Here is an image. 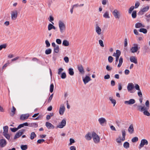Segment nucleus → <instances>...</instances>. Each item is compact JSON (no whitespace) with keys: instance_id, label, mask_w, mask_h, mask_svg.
<instances>
[{"instance_id":"f257e3e1","label":"nucleus","mask_w":150,"mask_h":150,"mask_svg":"<svg viewBox=\"0 0 150 150\" xmlns=\"http://www.w3.org/2000/svg\"><path fill=\"white\" fill-rule=\"evenodd\" d=\"M58 25L60 33H63L66 29L65 24L62 21L60 20L58 22Z\"/></svg>"},{"instance_id":"f03ea898","label":"nucleus","mask_w":150,"mask_h":150,"mask_svg":"<svg viewBox=\"0 0 150 150\" xmlns=\"http://www.w3.org/2000/svg\"><path fill=\"white\" fill-rule=\"evenodd\" d=\"M11 18L13 20H16L18 17V11L17 10H14L11 12Z\"/></svg>"},{"instance_id":"7ed1b4c3","label":"nucleus","mask_w":150,"mask_h":150,"mask_svg":"<svg viewBox=\"0 0 150 150\" xmlns=\"http://www.w3.org/2000/svg\"><path fill=\"white\" fill-rule=\"evenodd\" d=\"M116 52V53L114 52L112 55L113 56L116 57L115 64L117 63V62L119 60V57L121 54V52L119 50H117Z\"/></svg>"},{"instance_id":"20e7f679","label":"nucleus","mask_w":150,"mask_h":150,"mask_svg":"<svg viewBox=\"0 0 150 150\" xmlns=\"http://www.w3.org/2000/svg\"><path fill=\"white\" fill-rule=\"evenodd\" d=\"M138 45L137 44H134L133 47H131L130 49L131 52L132 53H134L137 52L138 50L140 48L139 47H138Z\"/></svg>"},{"instance_id":"39448f33","label":"nucleus","mask_w":150,"mask_h":150,"mask_svg":"<svg viewBox=\"0 0 150 150\" xmlns=\"http://www.w3.org/2000/svg\"><path fill=\"white\" fill-rule=\"evenodd\" d=\"M112 13L115 18L116 19H119L120 17V12L117 9H115L112 12Z\"/></svg>"},{"instance_id":"423d86ee","label":"nucleus","mask_w":150,"mask_h":150,"mask_svg":"<svg viewBox=\"0 0 150 150\" xmlns=\"http://www.w3.org/2000/svg\"><path fill=\"white\" fill-rule=\"evenodd\" d=\"M134 85L132 83H129L127 86V89L128 91L130 93H132L133 92L132 91V90L134 89Z\"/></svg>"},{"instance_id":"0eeeda50","label":"nucleus","mask_w":150,"mask_h":150,"mask_svg":"<svg viewBox=\"0 0 150 150\" xmlns=\"http://www.w3.org/2000/svg\"><path fill=\"white\" fill-rule=\"evenodd\" d=\"M66 120L65 119H63L62 121L59 123V124L57 126V127L59 128H62L64 127L66 125Z\"/></svg>"},{"instance_id":"6e6552de","label":"nucleus","mask_w":150,"mask_h":150,"mask_svg":"<svg viewBox=\"0 0 150 150\" xmlns=\"http://www.w3.org/2000/svg\"><path fill=\"white\" fill-rule=\"evenodd\" d=\"M94 135V132H88L85 136V139L87 140H90L91 139Z\"/></svg>"},{"instance_id":"1a4fd4ad","label":"nucleus","mask_w":150,"mask_h":150,"mask_svg":"<svg viewBox=\"0 0 150 150\" xmlns=\"http://www.w3.org/2000/svg\"><path fill=\"white\" fill-rule=\"evenodd\" d=\"M148 144V141L145 139H142L141 141L139 148L140 149L143 147L144 145H147Z\"/></svg>"},{"instance_id":"9d476101","label":"nucleus","mask_w":150,"mask_h":150,"mask_svg":"<svg viewBox=\"0 0 150 150\" xmlns=\"http://www.w3.org/2000/svg\"><path fill=\"white\" fill-rule=\"evenodd\" d=\"M65 110V108L64 104H61L60 106L59 113L60 115H62Z\"/></svg>"},{"instance_id":"9b49d317","label":"nucleus","mask_w":150,"mask_h":150,"mask_svg":"<svg viewBox=\"0 0 150 150\" xmlns=\"http://www.w3.org/2000/svg\"><path fill=\"white\" fill-rule=\"evenodd\" d=\"M149 9V6H147L142 8L139 13L141 15L143 14L144 13L147 11Z\"/></svg>"},{"instance_id":"f8f14e48","label":"nucleus","mask_w":150,"mask_h":150,"mask_svg":"<svg viewBox=\"0 0 150 150\" xmlns=\"http://www.w3.org/2000/svg\"><path fill=\"white\" fill-rule=\"evenodd\" d=\"M24 131V130L22 129L19 130L18 132L16 133V135L14 137V139H16L20 137L23 134Z\"/></svg>"},{"instance_id":"ddd939ff","label":"nucleus","mask_w":150,"mask_h":150,"mask_svg":"<svg viewBox=\"0 0 150 150\" xmlns=\"http://www.w3.org/2000/svg\"><path fill=\"white\" fill-rule=\"evenodd\" d=\"M135 102V101L134 99H131L129 100L125 101L124 102V103L125 104L131 105L134 104Z\"/></svg>"},{"instance_id":"4468645a","label":"nucleus","mask_w":150,"mask_h":150,"mask_svg":"<svg viewBox=\"0 0 150 150\" xmlns=\"http://www.w3.org/2000/svg\"><path fill=\"white\" fill-rule=\"evenodd\" d=\"M7 144L6 142L5 139H1L0 140V146L3 147Z\"/></svg>"},{"instance_id":"2eb2a0df","label":"nucleus","mask_w":150,"mask_h":150,"mask_svg":"<svg viewBox=\"0 0 150 150\" xmlns=\"http://www.w3.org/2000/svg\"><path fill=\"white\" fill-rule=\"evenodd\" d=\"M96 31L98 35H100L101 33V29L96 24Z\"/></svg>"},{"instance_id":"dca6fc26","label":"nucleus","mask_w":150,"mask_h":150,"mask_svg":"<svg viewBox=\"0 0 150 150\" xmlns=\"http://www.w3.org/2000/svg\"><path fill=\"white\" fill-rule=\"evenodd\" d=\"M100 139L99 136L94 133V143L97 144L99 142Z\"/></svg>"},{"instance_id":"f3484780","label":"nucleus","mask_w":150,"mask_h":150,"mask_svg":"<svg viewBox=\"0 0 150 150\" xmlns=\"http://www.w3.org/2000/svg\"><path fill=\"white\" fill-rule=\"evenodd\" d=\"M29 116V114H23L21 115L20 117V119L21 120H24L28 119Z\"/></svg>"},{"instance_id":"a211bd4d","label":"nucleus","mask_w":150,"mask_h":150,"mask_svg":"<svg viewBox=\"0 0 150 150\" xmlns=\"http://www.w3.org/2000/svg\"><path fill=\"white\" fill-rule=\"evenodd\" d=\"M78 70L80 74H84L85 71L83 66L82 65H80L78 66Z\"/></svg>"},{"instance_id":"6ab92c4d","label":"nucleus","mask_w":150,"mask_h":150,"mask_svg":"<svg viewBox=\"0 0 150 150\" xmlns=\"http://www.w3.org/2000/svg\"><path fill=\"white\" fill-rule=\"evenodd\" d=\"M45 125L47 128L49 129H53L54 128V125L48 122H47L46 123Z\"/></svg>"},{"instance_id":"aec40b11","label":"nucleus","mask_w":150,"mask_h":150,"mask_svg":"<svg viewBox=\"0 0 150 150\" xmlns=\"http://www.w3.org/2000/svg\"><path fill=\"white\" fill-rule=\"evenodd\" d=\"M98 121L100 124L102 125H103V124L105 123H106L107 122L106 119L103 117H101L99 118Z\"/></svg>"},{"instance_id":"412c9836","label":"nucleus","mask_w":150,"mask_h":150,"mask_svg":"<svg viewBox=\"0 0 150 150\" xmlns=\"http://www.w3.org/2000/svg\"><path fill=\"white\" fill-rule=\"evenodd\" d=\"M130 60L131 62H133L135 64L137 63V58L135 57L132 56L130 57Z\"/></svg>"},{"instance_id":"4be33fe9","label":"nucleus","mask_w":150,"mask_h":150,"mask_svg":"<svg viewBox=\"0 0 150 150\" xmlns=\"http://www.w3.org/2000/svg\"><path fill=\"white\" fill-rule=\"evenodd\" d=\"M83 81L85 84L88 83L91 80L90 78L88 76H86L85 78H83Z\"/></svg>"},{"instance_id":"5701e85b","label":"nucleus","mask_w":150,"mask_h":150,"mask_svg":"<svg viewBox=\"0 0 150 150\" xmlns=\"http://www.w3.org/2000/svg\"><path fill=\"white\" fill-rule=\"evenodd\" d=\"M128 131L129 132L130 134H132L133 133L134 129L132 124L130 125L128 129Z\"/></svg>"},{"instance_id":"b1692460","label":"nucleus","mask_w":150,"mask_h":150,"mask_svg":"<svg viewBox=\"0 0 150 150\" xmlns=\"http://www.w3.org/2000/svg\"><path fill=\"white\" fill-rule=\"evenodd\" d=\"M135 27L136 28H139L141 27H144L145 26L140 23H137L135 24Z\"/></svg>"},{"instance_id":"393cba45","label":"nucleus","mask_w":150,"mask_h":150,"mask_svg":"<svg viewBox=\"0 0 150 150\" xmlns=\"http://www.w3.org/2000/svg\"><path fill=\"white\" fill-rule=\"evenodd\" d=\"M123 62V59L122 57H120L119 59V63L117 65V67H120L122 65Z\"/></svg>"},{"instance_id":"a878e982","label":"nucleus","mask_w":150,"mask_h":150,"mask_svg":"<svg viewBox=\"0 0 150 150\" xmlns=\"http://www.w3.org/2000/svg\"><path fill=\"white\" fill-rule=\"evenodd\" d=\"M122 140L123 141L125 140V137L126 135V131L124 129H123L122 130Z\"/></svg>"},{"instance_id":"bb28decb","label":"nucleus","mask_w":150,"mask_h":150,"mask_svg":"<svg viewBox=\"0 0 150 150\" xmlns=\"http://www.w3.org/2000/svg\"><path fill=\"white\" fill-rule=\"evenodd\" d=\"M69 42L67 40H64L62 42V45L65 46L67 47L69 45Z\"/></svg>"},{"instance_id":"cd10ccee","label":"nucleus","mask_w":150,"mask_h":150,"mask_svg":"<svg viewBox=\"0 0 150 150\" xmlns=\"http://www.w3.org/2000/svg\"><path fill=\"white\" fill-rule=\"evenodd\" d=\"M103 17L105 18H109L110 16L109 12L108 11H106L103 14Z\"/></svg>"},{"instance_id":"c85d7f7f","label":"nucleus","mask_w":150,"mask_h":150,"mask_svg":"<svg viewBox=\"0 0 150 150\" xmlns=\"http://www.w3.org/2000/svg\"><path fill=\"white\" fill-rule=\"evenodd\" d=\"M137 107L138 108V110L141 112L143 111L144 110H146V109H145V106H144L138 105Z\"/></svg>"},{"instance_id":"c756f323","label":"nucleus","mask_w":150,"mask_h":150,"mask_svg":"<svg viewBox=\"0 0 150 150\" xmlns=\"http://www.w3.org/2000/svg\"><path fill=\"white\" fill-rule=\"evenodd\" d=\"M59 47L58 45H57L56 47H54V52L56 53H58L59 51Z\"/></svg>"},{"instance_id":"7c9ffc66","label":"nucleus","mask_w":150,"mask_h":150,"mask_svg":"<svg viewBox=\"0 0 150 150\" xmlns=\"http://www.w3.org/2000/svg\"><path fill=\"white\" fill-rule=\"evenodd\" d=\"M109 99L111 101L112 103L113 104V106H114L116 103V100L115 99H113L112 97H111L109 98Z\"/></svg>"},{"instance_id":"2f4dec72","label":"nucleus","mask_w":150,"mask_h":150,"mask_svg":"<svg viewBox=\"0 0 150 150\" xmlns=\"http://www.w3.org/2000/svg\"><path fill=\"white\" fill-rule=\"evenodd\" d=\"M4 132L3 134L8 133V127L6 126L3 127Z\"/></svg>"},{"instance_id":"473e14b6","label":"nucleus","mask_w":150,"mask_h":150,"mask_svg":"<svg viewBox=\"0 0 150 150\" xmlns=\"http://www.w3.org/2000/svg\"><path fill=\"white\" fill-rule=\"evenodd\" d=\"M69 73L71 76L74 75V73L73 69L72 68H70L69 69Z\"/></svg>"},{"instance_id":"72a5a7b5","label":"nucleus","mask_w":150,"mask_h":150,"mask_svg":"<svg viewBox=\"0 0 150 150\" xmlns=\"http://www.w3.org/2000/svg\"><path fill=\"white\" fill-rule=\"evenodd\" d=\"M145 105L146 107H145V109L149 110V101L148 100H147L145 102Z\"/></svg>"},{"instance_id":"f704fd0d","label":"nucleus","mask_w":150,"mask_h":150,"mask_svg":"<svg viewBox=\"0 0 150 150\" xmlns=\"http://www.w3.org/2000/svg\"><path fill=\"white\" fill-rule=\"evenodd\" d=\"M123 146L125 148L128 149L129 146V143L127 142H125L123 144Z\"/></svg>"},{"instance_id":"c9c22d12","label":"nucleus","mask_w":150,"mask_h":150,"mask_svg":"<svg viewBox=\"0 0 150 150\" xmlns=\"http://www.w3.org/2000/svg\"><path fill=\"white\" fill-rule=\"evenodd\" d=\"M36 137V135L34 132H32L31 134L30 139L31 140L33 139Z\"/></svg>"},{"instance_id":"e433bc0d","label":"nucleus","mask_w":150,"mask_h":150,"mask_svg":"<svg viewBox=\"0 0 150 150\" xmlns=\"http://www.w3.org/2000/svg\"><path fill=\"white\" fill-rule=\"evenodd\" d=\"M139 31L140 32L143 33L144 34H146L147 33V30L146 29L142 28L139 29Z\"/></svg>"},{"instance_id":"4c0bfd02","label":"nucleus","mask_w":150,"mask_h":150,"mask_svg":"<svg viewBox=\"0 0 150 150\" xmlns=\"http://www.w3.org/2000/svg\"><path fill=\"white\" fill-rule=\"evenodd\" d=\"M16 109L14 106H13L12 109L11 110V115L12 116H13L15 114V112Z\"/></svg>"},{"instance_id":"58836bf2","label":"nucleus","mask_w":150,"mask_h":150,"mask_svg":"<svg viewBox=\"0 0 150 150\" xmlns=\"http://www.w3.org/2000/svg\"><path fill=\"white\" fill-rule=\"evenodd\" d=\"M21 148L22 150H26L28 148V146L26 145H21Z\"/></svg>"},{"instance_id":"ea45409f","label":"nucleus","mask_w":150,"mask_h":150,"mask_svg":"<svg viewBox=\"0 0 150 150\" xmlns=\"http://www.w3.org/2000/svg\"><path fill=\"white\" fill-rule=\"evenodd\" d=\"M148 110H144L143 111V113L145 115H146L147 116H149L150 115V113L148 111Z\"/></svg>"},{"instance_id":"a19ab883","label":"nucleus","mask_w":150,"mask_h":150,"mask_svg":"<svg viewBox=\"0 0 150 150\" xmlns=\"http://www.w3.org/2000/svg\"><path fill=\"white\" fill-rule=\"evenodd\" d=\"M7 47V45L6 44H3L0 45V51L2 49H5Z\"/></svg>"},{"instance_id":"79ce46f5","label":"nucleus","mask_w":150,"mask_h":150,"mask_svg":"<svg viewBox=\"0 0 150 150\" xmlns=\"http://www.w3.org/2000/svg\"><path fill=\"white\" fill-rule=\"evenodd\" d=\"M3 135L8 140H10V135L8 133L3 134Z\"/></svg>"},{"instance_id":"37998d69","label":"nucleus","mask_w":150,"mask_h":150,"mask_svg":"<svg viewBox=\"0 0 150 150\" xmlns=\"http://www.w3.org/2000/svg\"><path fill=\"white\" fill-rule=\"evenodd\" d=\"M52 52V50L50 49H48L46 50L45 51V53L46 54H50Z\"/></svg>"},{"instance_id":"c03bdc74","label":"nucleus","mask_w":150,"mask_h":150,"mask_svg":"<svg viewBox=\"0 0 150 150\" xmlns=\"http://www.w3.org/2000/svg\"><path fill=\"white\" fill-rule=\"evenodd\" d=\"M132 16L133 18H135L137 16L136 11H134L132 13Z\"/></svg>"},{"instance_id":"a18cd8bd","label":"nucleus","mask_w":150,"mask_h":150,"mask_svg":"<svg viewBox=\"0 0 150 150\" xmlns=\"http://www.w3.org/2000/svg\"><path fill=\"white\" fill-rule=\"evenodd\" d=\"M138 140V138L137 137H133L132 139V141L133 142H137Z\"/></svg>"},{"instance_id":"49530a36","label":"nucleus","mask_w":150,"mask_h":150,"mask_svg":"<svg viewBox=\"0 0 150 150\" xmlns=\"http://www.w3.org/2000/svg\"><path fill=\"white\" fill-rule=\"evenodd\" d=\"M54 85L53 84H51L50 88V92L52 93L53 92L54 90Z\"/></svg>"},{"instance_id":"de8ad7c7","label":"nucleus","mask_w":150,"mask_h":150,"mask_svg":"<svg viewBox=\"0 0 150 150\" xmlns=\"http://www.w3.org/2000/svg\"><path fill=\"white\" fill-rule=\"evenodd\" d=\"M134 6H131L129 9V13H132V11L134 10Z\"/></svg>"},{"instance_id":"09e8293b","label":"nucleus","mask_w":150,"mask_h":150,"mask_svg":"<svg viewBox=\"0 0 150 150\" xmlns=\"http://www.w3.org/2000/svg\"><path fill=\"white\" fill-rule=\"evenodd\" d=\"M122 139H121V137H119L117 138L116 139V141L118 143H121L122 142Z\"/></svg>"},{"instance_id":"8fccbe9b","label":"nucleus","mask_w":150,"mask_h":150,"mask_svg":"<svg viewBox=\"0 0 150 150\" xmlns=\"http://www.w3.org/2000/svg\"><path fill=\"white\" fill-rule=\"evenodd\" d=\"M134 87L136 90L138 91L140 90L139 85L137 84H135V85L134 86Z\"/></svg>"},{"instance_id":"3c124183","label":"nucleus","mask_w":150,"mask_h":150,"mask_svg":"<svg viewBox=\"0 0 150 150\" xmlns=\"http://www.w3.org/2000/svg\"><path fill=\"white\" fill-rule=\"evenodd\" d=\"M61 77L62 79H64L66 77V75L65 73H63L61 74Z\"/></svg>"},{"instance_id":"603ef678","label":"nucleus","mask_w":150,"mask_h":150,"mask_svg":"<svg viewBox=\"0 0 150 150\" xmlns=\"http://www.w3.org/2000/svg\"><path fill=\"white\" fill-rule=\"evenodd\" d=\"M113 58L111 56H110L108 57V61L110 63H111L113 61Z\"/></svg>"},{"instance_id":"864d4df0","label":"nucleus","mask_w":150,"mask_h":150,"mask_svg":"<svg viewBox=\"0 0 150 150\" xmlns=\"http://www.w3.org/2000/svg\"><path fill=\"white\" fill-rule=\"evenodd\" d=\"M52 26L53 25L51 23H50L48 25V30L50 31L52 29Z\"/></svg>"},{"instance_id":"5fc2aeb1","label":"nucleus","mask_w":150,"mask_h":150,"mask_svg":"<svg viewBox=\"0 0 150 150\" xmlns=\"http://www.w3.org/2000/svg\"><path fill=\"white\" fill-rule=\"evenodd\" d=\"M63 71V69L62 68H60L58 69V74L60 75L61 74V72Z\"/></svg>"},{"instance_id":"6e6d98bb","label":"nucleus","mask_w":150,"mask_h":150,"mask_svg":"<svg viewBox=\"0 0 150 150\" xmlns=\"http://www.w3.org/2000/svg\"><path fill=\"white\" fill-rule=\"evenodd\" d=\"M56 43L59 45H60L62 43V41L59 39H56Z\"/></svg>"},{"instance_id":"4d7b16f0","label":"nucleus","mask_w":150,"mask_h":150,"mask_svg":"<svg viewBox=\"0 0 150 150\" xmlns=\"http://www.w3.org/2000/svg\"><path fill=\"white\" fill-rule=\"evenodd\" d=\"M69 142V145H71L72 144V143H74L75 142L74 140L72 138H70V139Z\"/></svg>"},{"instance_id":"13d9d810","label":"nucleus","mask_w":150,"mask_h":150,"mask_svg":"<svg viewBox=\"0 0 150 150\" xmlns=\"http://www.w3.org/2000/svg\"><path fill=\"white\" fill-rule=\"evenodd\" d=\"M64 59L66 63H68L69 62V59L67 57H64Z\"/></svg>"},{"instance_id":"bf43d9fd","label":"nucleus","mask_w":150,"mask_h":150,"mask_svg":"<svg viewBox=\"0 0 150 150\" xmlns=\"http://www.w3.org/2000/svg\"><path fill=\"white\" fill-rule=\"evenodd\" d=\"M99 43L100 44V46L102 47H104V45L103 43V41L101 40H100L99 41Z\"/></svg>"},{"instance_id":"052dcab7","label":"nucleus","mask_w":150,"mask_h":150,"mask_svg":"<svg viewBox=\"0 0 150 150\" xmlns=\"http://www.w3.org/2000/svg\"><path fill=\"white\" fill-rule=\"evenodd\" d=\"M11 131L13 132H15L17 131L18 129L17 128H11Z\"/></svg>"},{"instance_id":"680f3d73","label":"nucleus","mask_w":150,"mask_h":150,"mask_svg":"<svg viewBox=\"0 0 150 150\" xmlns=\"http://www.w3.org/2000/svg\"><path fill=\"white\" fill-rule=\"evenodd\" d=\"M45 42L46 45L47 47H49L50 46V44L48 40H46Z\"/></svg>"},{"instance_id":"e2e57ef3","label":"nucleus","mask_w":150,"mask_h":150,"mask_svg":"<svg viewBox=\"0 0 150 150\" xmlns=\"http://www.w3.org/2000/svg\"><path fill=\"white\" fill-rule=\"evenodd\" d=\"M138 96L140 97H142V93L141 92V90H140L138 91V92L137 93Z\"/></svg>"},{"instance_id":"0e129e2a","label":"nucleus","mask_w":150,"mask_h":150,"mask_svg":"<svg viewBox=\"0 0 150 150\" xmlns=\"http://www.w3.org/2000/svg\"><path fill=\"white\" fill-rule=\"evenodd\" d=\"M112 69V67L108 65H107L106 67V69L107 71H110Z\"/></svg>"},{"instance_id":"69168bd1","label":"nucleus","mask_w":150,"mask_h":150,"mask_svg":"<svg viewBox=\"0 0 150 150\" xmlns=\"http://www.w3.org/2000/svg\"><path fill=\"white\" fill-rule=\"evenodd\" d=\"M45 141V140L43 139H38L37 141V142L39 144H41L43 142Z\"/></svg>"},{"instance_id":"338daca9","label":"nucleus","mask_w":150,"mask_h":150,"mask_svg":"<svg viewBox=\"0 0 150 150\" xmlns=\"http://www.w3.org/2000/svg\"><path fill=\"white\" fill-rule=\"evenodd\" d=\"M127 41L128 40L127 38H125V39L124 42V46L126 47L127 45Z\"/></svg>"},{"instance_id":"774afa93","label":"nucleus","mask_w":150,"mask_h":150,"mask_svg":"<svg viewBox=\"0 0 150 150\" xmlns=\"http://www.w3.org/2000/svg\"><path fill=\"white\" fill-rule=\"evenodd\" d=\"M139 4H140V3L139 2H138V1L136 2L135 4V8H137L139 6Z\"/></svg>"}]
</instances>
